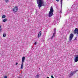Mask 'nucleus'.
Masks as SVG:
<instances>
[{
	"instance_id": "nucleus-23",
	"label": "nucleus",
	"mask_w": 78,
	"mask_h": 78,
	"mask_svg": "<svg viewBox=\"0 0 78 78\" xmlns=\"http://www.w3.org/2000/svg\"><path fill=\"white\" fill-rule=\"evenodd\" d=\"M0 29H2V26H0Z\"/></svg>"
},
{
	"instance_id": "nucleus-28",
	"label": "nucleus",
	"mask_w": 78,
	"mask_h": 78,
	"mask_svg": "<svg viewBox=\"0 0 78 78\" xmlns=\"http://www.w3.org/2000/svg\"><path fill=\"white\" fill-rule=\"evenodd\" d=\"M47 78H49V77H48Z\"/></svg>"
},
{
	"instance_id": "nucleus-6",
	"label": "nucleus",
	"mask_w": 78,
	"mask_h": 78,
	"mask_svg": "<svg viewBox=\"0 0 78 78\" xmlns=\"http://www.w3.org/2000/svg\"><path fill=\"white\" fill-rule=\"evenodd\" d=\"M78 61V55H75V57L74 58L75 62H76Z\"/></svg>"
},
{
	"instance_id": "nucleus-5",
	"label": "nucleus",
	"mask_w": 78,
	"mask_h": 78,
	"mask_svg": "<svg viewBox=\"0 0 78 78\" xmlns=\"http://www.w3.org/2000/svg\"><path fill=\"white\" fill-rule=\"evenodd\" d=\"M18 11V7L17 6H15L13 9V11L14 12H16Z\"/></svg>"
},
{
	"instance_id": "nucleus-3",
	"label": "nucleus",
	"mask_w": 78,
	"mask_h": 78,
	"mask_svg": "<svg viewBox=\"0 0 78 78\" xmlns=\"http://www.w3.org/2000/svg\"><path fill=\"white\" fill-rule=\"evenodd\" d=\"M74 35L73 34H71L69 36V42H71V40H72L73 37Z\"/></svg>"
},
{
	"instance_id": "nucleus-21",
	"label": "nucleus",
	"mask_w": 78,
	"mask_h": 78,
	"mask_svg": "<svg viewBox=\"0 0 78 78\" xmlns=\"http://www.w3.org/2000/svg\"><path fill=\"white\" fill-rule=\"evenodd\" d=\"M51 78H54V77H53V76H51Z\"/></svg>"
},
{
	"instance_id": "nucleus-7",
	"label": "nucleus",
	"mask_w": 78,
	"mask_h": 78,
	"mask_svg": "<svg viewBox=\"0 0 78 78\" xmlns=\"http://www.w3.org/2000/svg\"><path fill=\"white\" fill-rule=\"evenodd\" d=\"M60 3L61 5L60 13L61 14V13H62V0H60Z\"/></svg>"
},
{
	"instance_id": "nucleus-15",
	"label": "nucleus",
	"mask_w": 78,
	"mask_h": 78,
	"mask_svg": "<svg viewBox=\"0 0 78 78\" xmlns=\"http://www.w3.org/2000/svg\"><path fill=\"white\" fill-rule=\"evenodd\" d=\"M40 75L39 74H37L36 75V78H39Z\"/></svg>"
},
{
	"instance_id": "nucleus-27",
	"label": "nucleus",
	"mask_w": 78,
	"mask_h": 78,
	"mask_svg": "<svg viewBox=\"0 0 78 78\" xmlns=\"http://www.w3.org/2000/svg\"><path fill=\"white\" fill-rule=\"evenodd\" d=\"M1 30H2V29H0V31H1Z\"/></svg>"
},
{
	"instance_id": "nucleus-22",
	"label": "nucleus",
	"mask_w": 78,
	"mask_h": 78,
	"mask_svg": "<svg viewBox=\"0 0 78 78\" xmlns=\"http://www.w3.org/2000/svg\"><path fill=\"white\" fill-rule=\"evenodd\" d=\"M74 40L75 41H76V37H75V39H74Z\"/></svg>"
},
{
	"instance_id": "nucleus-25",
	"label": "nucleus",
	"mask_w": 78,
	"mask_h": 78,
	"mask_svg": "<svg viewBox=\"0 0 78 78\" xmlns=\"http://www.w3.org/2000/svg\"><path fill=\"white\" fill-rule=\"evenodd\" d=\"M16 65H17V64H18V63L16 62Z\"/></svg>"
},
{
	"instance_id": "nucleus-12",
	"label": "nucleus",
	"mask_w": 78,
	"mask_h": 78,
	"mask_svg": "<svg viewBox=\"0 0 78 78\" xmlns=\"http://www.w3.org/2000/svg\"><path fill=\"white\" fill-rule=\"evenodd\" d=\"M8 20V19H5L2 20L3 22H6Z\"/></svg>"
},
{
	"instance_id": "nucleus-19",
	"label": "nucleus",
	"mask_w": 78,
	"mask_h": 78,
	"mask_svg": "<svg viewBox=\"0 0 78 78\" xmlns=\"http://www.w3.org/2000/svg\"><path fill=\"white\" fill-rule=\"evenodd\" d=\"M7 77H8L7 76H4V77L3 78H7Z\"/></svg>"
},
{
	"instance_id": "nucleus-24",
	"label": "nucleus",
	"mask_w": 78,
	"mask_h": 78,
	"mask_svg": "<svg viewBox=\"0 0 78 78\" xmlns=\"http://www.w3.org/2000/svg\"><path fill=\"white\" fill-rule=\"evenodd\" d=\"M37 44V43L36 42H35V45H36Z\"/></svg>"
},
{
	"instance_id": "nucleus-11",
	"label": "nucleus",
	"mask_w": 78,
	"mask_h": 78,
	"mask_svg": "<svg viewBox=\"0 0 78 78\" xmlns=\"http://www.w3.org/2000/svg\"><path fill=\"white\" fill-rule=\"evenodd\" d=\"M23 63H22L20 69H23Z\"/></svg>"
},
{
	"instance_id": "nucleus-9",
	"label": "nucleus",
	"mask_w": 78,
	"mask_h": 78,
	"mask_svg": "<svg viewBox=\"0 0 78 78\" xmlns=\"http://www.w3.org/2000/svg\"><path fill=\"white\" fill-rule=\"evenodd\" d=\"M74 73H75V72H72L69 75V77H72Z\"/></svg>"
},
{
	"instance_id": "nucleus-16",
	"label": "nucleus",
	"mask_w": 78,
	"mask_h": 78,
	"mask_svg": "<svg viewBox=\"0 0 78 78\" xmlns=\"http://www.w3.org/2000/svg\"><path fill=\"white\" fill-rule=\"evenodd\" d=\"M55 23H58V20L57 19H56V20H55Z\"/></svg>"
},
{
	"instance_id": "nucleus-17",
	"label": "nucleus",
	"mask_w": 78,
	"mask_h": 78,
	"mask_svg": "<svg viewBox=\"0 0 78 78\" xmlns=\"http://www.w3.org/2000/svg\"><path fill=\"white\" fill-rule=\"evenodd\" d=\"M5 2L6 3H8V2H9V0H5Z\"/></svg>"
},
{
	"instance_id": "nucleus-10",
	"label": "nucleus",
	"mask_w": 78,
	"mask_h": 78,
	"mask_svg": "<svg viewBox=\"0 0 78 78\" xmlns=\"http://www.w3.org/2000/svg\"><path fill=\"white\" fill-rule=\"evenodd\" d=\"M25 57H23L22 58V63H23L25 62Z\"/></svg>"
},
{
	"instance_id": "nucleus-20",
	"label": "nucleus",
	"mask_w": 78,
	"mask_h": 78,
	"mask_svg": "<svg viewBox=\"0 0 78 78\" xmlns=\"http://www.w3.org/2000/svg\"><path fill=\"white\" fill-rule=\"evenodd\" d=\"M56 1L57 2H59V0H56Z\"/></svg>"
},
{
	"instance_id": "nucleus-13",
	"label": "nucleus",
	"mask_w": 78,
	"mask_h": 78,
	"mask_svg": "<svg viewBox=\"0 0 78 78\" xmlns=\"http://www.w3.org/2000/svg\"><path fill=\"white\" fill-rule=\"evenodd\" d=\"M5 17H6V16L5 15H3L2 16V18H5Z\"/></svg>"
},
{
	"instance_id": "nucleus-18",
	"label": "nucleus",
	"mask_w": 78,
	"mask_h": 78,
	"mask_svg": "<svg viewBox=\"0 0 78 78\" xmlns=\"http://www.w3.org/2000/svg\"><path fill=\"white\" fill-rule=\"evenodd\" d=\"M3 37H6V34H3Z\"/></svg>"
},
{
	"instance_id": "nucleus-26",
	"label": "nucleus",
	"mask_w": 78,
	"mask_h": 78,
	"mask_svg": "<svg viewBox=\"0 0 78 78\" xmlns=\"http://www.w3.org/2000/svg\"><path fill=\"white\" fill-rule=\"evenodd\" d=\"M66 15H67V13H66V14H65V16H66Z\"/></svg>"
},
{
	"instance_id": "nucleus-8",
	"label": "nucleus",
	"mask_w": 78,
	"mask_h": 78,
	"mask_svg": "<svg viewBox=\"0 0 78 78\" xmlns=\"http://www.w3.org/2000/svg\"><path fill=\"white\" fill-rule=\"evenodd\" d=\"M41 34H42V32H41V31H40L39 32V33L38 34L37 37H38V38H39V37H40Z\"/></svg>"
},
{
	"instance_id": "nucleus-1",
	"label": "nucleus",
	"mask_w": 78,
	"mask_h": 78,
	"mask_svg": "<svg viewBox=\"0 0 78 78\" xmlns=\"http://www.w3.org/2000/svg\"><path fill=\"white\" fill-rule=\"evenodd\" d=\"M37 2L38 4V6L39 8H40L41 6H45L44 1L43 0H37Z\"/></svg>"
},
{
	"instance_id": "nucleus-2",
	"label": "nucleus",
	"mask_w": 78,
	"mask_h": 78,
	"mask_svg": "<svg viewBox=\"0 0 78 78\" xmlns=\"http://www.w3.org/2000/svg\"><path fill=\"white\" fill-rule=\"evenodd\" d=\"M53 7L51 6L49 13V17H51L53 16Z\"/></svg>"
},
{
	"instance_id": "nucleus-4",
	"label": "nucleus",
	"mask_w": 78,
	"mask_h": 78,
	"mask_svg": "<svg viewBox=\"0 0 78 78\" xmlns=\"http://www.w3.org/2000/svg\"><path fill=\"white\" fill-rule=\"evenodd\" d=\"M54 33L53 34V35L52 37H51V39H53V37H55V34H56V29H54Z\"/></svg>"
},
{
	"instance_id": "nucleus-14",
	"label": "nucleus",
	"mask_w": 78,
	"mask_h": 78,
	"mask_svg": "<svg viewBox=\"0 0 78 78\" xmlns=\"http://www.w3.org/2000/svg\"><path fill=\"white\" fill-rule=\"evenodd\" d=\"M70 12H71V11L69 10L67 11V12H68V14H70Z\"/></svg>"
}]
</instances>
